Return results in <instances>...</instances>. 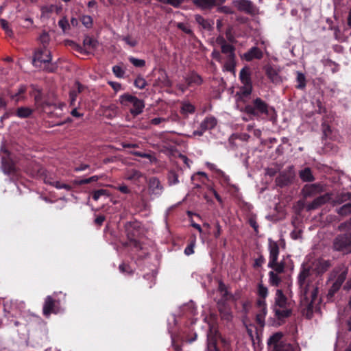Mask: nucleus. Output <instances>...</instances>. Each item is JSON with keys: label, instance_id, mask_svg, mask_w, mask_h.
I'll use <instances>...</instances> for the list:
<instances>
[{"label": "nucleus", "instance_id": "f257e3e1", "mask_svg": "<svg viewBox=\"0 0 351 351\" xmlns=\"http://www.w3.org/2000/svg\"><path fill=\"white\" fill-rule=\"evenodd\" d=\"M312 278L311 269L303 265L298 276V282L302 293V311L308 318L311 317L314 306L318 301V287L317 282L312 281Z\"/></svg>", "mask_w": 351, "mask_h": 351}, {"label": "nucleus", "instance_id": "f03ea898", "mask_svg": "<svg viewBox=\"0 0 351 351\" xmlns=\"http://www.w3.org/2000/svg\"><path fill=\"white\" fill-rule=\"evenodd\" d=\"M293 306L294 302L287 298L281 289L276 290L272 309L278 319L289 317Z\"/></svg>", "mask_w": 351, "mask_h": 351}, {"label": "nucleus", "instance_id": "7ed1b4c3", "mask_svg": "<svg viewBox=\"0 0 351 351\" xmlns=\"http://www.w3.org/2000/svg\"><path fill=\"white\" fill-rule=\"evenodd\" d=\"M51 60V51L46 47H43L35 52L33 64L37 68L46 70L48 72H53L56 69V66L50 64Z\"/></svg>", "mask_w": 351, "mask_h": 351}, {"label": "nucleus", "instance_id": "20e7f679", "mask_svg": "<svg viewBox=\"0 0 351 351\" xmlns=\"http://www.w3.org/2000/svg\"><path fill=\"white\" fill-rule=\"evenodd\" d=\"M239 77L243 86L237 93V101L245 102L250 97L252 90L249 69L247 68H243L240 71Z\"/></svg>", "mask_w": 351, "mask_h": 351}, {"label": "nucleus", "instance_id": "39448f33", "mask_svg": "<svg viewBox=\"0 0 351 351\" xmlns=\"http://www.w3.org/2000/svg\"><path fill=\"white\" fill-rule=\"evenodd\" d=\"M244 111L252 115H257L259 114H265L267 116H273L275 110L273 108L269 107L263 99L256 98L253 101V106L247 105L244 108Z\"/></svg>", "mask_w": 351, "mask_h": 351}, {"label": "nucleus", "instance_id": "423d86ee", "mask_svg": "<svg viewBox=\"0 0 351 351\" xmlns=\"http://www.w3.org/2000/svg\"><path fill=\"white\" fill-rule=\"evenodd\" d=\"M333 248L345 254L351 253V234L344 233L337 235L333 240Z\"/></svg>", "mask_w": 351, "mask_h": 351}, {"label": "nucleus", "instance_id": "0eeeda50", "mask_svg": "<svg viewBox=\"0 0 351 351\" xmlns=\"http://www.w3.org/2000/svg\"><path fill=\"white\" fill-rule=\"evenodd\" d=\"M1 169L5 174L12 175L17 171V167L10 156V153L1 148Z\"/></svg>", "mask_w": 351, "mask_h": 351}, {"label": "nucleus", "instance_id": "6e6552de", "mask_svg": "<svg viewBox=\"0 0 351 351\" xmlns=\"http://www.w3.org/2000/svg\"><path fill=\"white\" fill-rule=\"evenodd\" d=\"M148 193L153 197H160L163 191L164 187L160 181L156 177H152L147 180Z\"/></svg>", "mask_w": 351, "mask_h": 351}, {"label": "nucleus", "instance_id": "1a4fd4ad", "mask_svg": "<svg viewBox=\"0 0 351 351\" xmlns=\"http://www.w3.org/2000/svg\"><path fill=\"white\" fill-rule=\"evenodd\" d=\"M217 123V121L215 117L208 116L201 122L199 128L193 132V135L201 136L206 130L214 128Z\"/></svg>", "mask_w": 351, "mask_h": 351}, {"label": "nucleus", "instance_id": "9d476101", "mask_svg": "<svg viewBox=\"0 0 351 351\" xmlns=\"http://www.w3.org/2000/svg\"><path fill=\"white\" fill-rule=\"evenodd\" d=\"M221 52L226 55L228 58V62L226 65V69L231 71L232 69L234 66V47L232 45L227 43L226 45H223L221 47Z\"/></svg>", "mask_w": 351, "mask_h": 351}, {"label": "nucleus", "instance_id": "9b49d317", "mask_svg": "<svg viewBox=\"0 0 351 351\" xmlns=\"http://www.w3.org/2000/svg\"><path fill=\"white\" fill-rule=\"evenodd\" d=\"M324 191V186L319 183L306 184L302 189V193L305 198L315 196Z\"/></svg>", "mask_w": 351, "mask_h": 351}, {"label": "nucleus", "instance_id": "f8f14e48", "mask_svg": "<svg viewBox=\"0 0 351 351\" xmlns=\"http://www.w3.org/2000/svg\"><path fill=\"white\" fill-rule=\"evenodd\" d=\"M232 4L239 10L246 13L253 14L256 11V8L252 2L249 0H234Z\"/></svg>", "mask_w": 351, "mask_h": 351}, {"label": "nucleus", "instance_id": "ddd939ff", "mask_svg": "<svg viewBox=\"0 0 351 351\" xmlns=\"http://www.w3.org/2000/svg\"><path fill=\"white\" fill-rule=\"evenodd\" d=\"M330 267V263L329 261L317 259L312 263L311 270L316 274L319 275L326 272Z\"/></svg>", "mask_w": 351, "mask_h": 351}, {"label": "nucleus", "instance_id": "4468645a", "mask_svg": "<svg viewBox=\"0 0 351 351\" xmlns=\"http://www.w3.org/2000/svg\"><path fill=\"white\" fill-rule=\"evenodd\" d=\"M269 257L268 267H273L276 262L278 261L279 255V247L277 243L269 239Z\"/></svg>", "mask_w": 351, "mask_h": 351}, {"label": "nucleus", "instance_id": "2eb2a0df", "mask_svg": "<svg viewBox=\"0 0 351 351\" xmlns=\"http://www.w3.org/2000/svg\"><path fill=\"white\" fill-rule=\"evenodd\" d=\"M331 199V194L326 193L323 195H321L317 198H315L312 202L306 205V210H315L320 207L322 205L327 203Z\"/></svg>", "mask_w": 351, "mask_h": 351}, {"label": "nucleus", "instance_id": "dca6fc26", "mask_svg": "<svg viewBox=\"0 0 351 351\" xmlns=\"http://www.w3.org/2000/svg\"><path fill=\"white\" fill-rule=\"evenodd\" d=\"M347 274L348 269L346 268L340 267L338 269H335L330 274V280L334 279L335 282L338 283L341 286L347 277Z\"/></svg>", "mask_w": 351, "mask_h": 351}, {"label": "nucleus", "instance_id": "f3484780", "mask_svg": "<svg viewBox=\"0 0 351 351\" xmlns=\"http://www.w3.org/2000/svg\"><path fill=\"white\" fill-rule=\"evenodd\" d=\"M292 169L293 167H291L288 173L283 172L276 178V182L277 185L282 187L291 183L294 178V173Z\"/></svg>", "mask_w": 351, "mask_h": 351}, {"label": "nucleus", "instance_id": "a211bd4d", "mask_svg": "<svg viewBox=\"0 0 351 351\" xmlns=\"http://www.w3.org/2000/svg\"><path fill=\"white\" fill-rule=\"evenodd\" d=\"M282 333L276 332L272 335L267 341L269 351H275L283 341H282Z\"/></svg>", "mask_w": 351, "mask_h": 351}, {"label": "nucleus", "instance_id": "6ab92c4d", "mask_svg": "<svg viewBox=\"0 0 351 351\" xmlns=\"http://www.w3.org/2000/svg\"><path fill=\"white\" fill-rule=\"evenodd\" d=\"M225 0H195V5L202 10H206L221 4Z\"/></svg>", "mask_w": 351, "mask_h": 351}, {"label": "nucleus", "instance_id": "aec40b11", "mask_svg": "<svg viewBox=\"0 0 351 351\" xmlns=\"http://www.w3.org/2000/svg\"><path fill=\"white\" fill-rule=\"evenodd\" d=\"M217 332L213 331L212 329L210 330L207 335V348L208 351H219L217 347V339L216 337Z\"/></svg>", "mask_w": 351, "mask_h": 351}, {"label": "nucleus", "instance_id": "412c9836", "mask_svg": "<svg viewBox=\"0 0 351 351\" xmlns=\"http://www.w3.org/2000/svg\"><path fill=\"white\" fill-rule=\"evenodd\" d=\"M244 58L247 61H251L253 59H261L263 57V52L256 47H252L247 52L244 53Z\"/></svg>", "mask_w": 351, "mask_h": 351}, {"label": "nucleus", "instance_id": "4be33fe9", "mask_svg": "<svg viewBox=\"0 0 351 351\" xmlns=\"http://www.w3.org/2000/svg\"><path fill=\"white\" fill-rule=\"evenodd\" d=\"M54 300L51 296H47L43 305V314L48 317L51 313H56Z\"/></svg>", "mask_w": 351, "mask_h": 351}, {"label": "nucleus", "instance_id": "5701e85b", "mask_svg": "<svg viewBox=\"0 0 351 351\" xmlns=\"http://www.w3.org/2000/svg\"><path fill=\"white\" fill-rule=\"evenodd\" d=\"M266 74L271 82L276 84H280L282 82L280 76L271 66L267 67Z\"/></svg>", "mask_w": 351, "mask_h": 351}, {"label": "nucleus", "instance_id": "b1692460", "mask_svg": "<svg viewBox=\"0 0 351 351\" xmlns=\"http://www.w3.org/2000/svg\"><path fill=\"white\" fill-rule=\"evenodd\" d=\"M186 82L189 86L200 85L202 83V77L195 73H191L186 77Z\"/></svg>", "mask_w": 351, "mask_h": 351}, {"label": "nucleus", "instance_id": "393cba45", "mask_svg": "<svg viewBox=\"0 0 351 351\" xmlns=\"http://www.w3.org/2000/svg\"><path fill=\"white\" fill-rule=\"evenodd\" d=\"M132 106L133 108L130 110V112L133 115L136 116L143 112V108H145V104L143 100L136 98L135 101L133 103Z\"/></svg>", "mask_w": 351, "mask_h": 351}, {"label": "nucleus", "instance_id": "a878e982", "mask_svg": "<svg viewBox=\"0 0 351 351\" xmlns=\"http://www.w3.org/2000/svg\"><path fill=\"white\" fill-rule=\"evenodd\" d=\"M299 176L303 182H312L315 180L312 171L309 167H306L299 172Z\"/></svg>", "mask_w": 351, "mask_h": 351}, {"label": "nucleus", "instance_id": "bb28decb", "mask_svg": "<svg viewBox=\"0 0 351 351\" xmlns=\"http://www.w3.org/2000/svg\"><path fill=\"white\" fill-rule=\"evenodd\" d=\"M136 98L137 97L132 95L126 93L121 95L119 98V101L122 106L127 107L130 104L133 105Z\"/></svg>", "mask_w": 351, "mask_h": 351}, {"label": "nucleus", "instance_id": "cd10ccee", "mask_svg": "<svg viewBox=\"0 0 351 351\" xmlns=\"http://www.w3.org/2000/svg\"><path fill=\"white\" fill-rule=\"evenodd\" d=\"M206 165L207 166V167L216 172L219 176H221L223 180L224 181H226V182H228L229 180H230V178L228 176H227L223 171H222L221 170L217 168L216 165L213 163H211V162H206Z\"/></svg>", "mask_w": 351, "mask_h": 351}, {"label": "nucleus", "instance_id": "c85d7f7f", "mask_svg": "<svg viewBox=\"0 0 351 351\" xmlns=\"http://www.w3.org/2000/svg\"><path fill=\"white\" fill-rule=\"evenodd\" d=\"M44 182L45 183H47V184H49L53 186H55L56 189H64L66 191H71V186L69 184H64V183H60V182L58 181H54V182H51L49 178L45 177L44 178Z\"/></svg>", "mask_w": 351, "mask_h": 351}, {"label": "nucleus", "instance_id": "c756f323", "mask_svg": "<svg viewBox=\"0 0 351 351\" xmlns=\"http://www.w3.org/2000/svg\"><path fill=\"white\" fill-rule=\"evenodd\" d=\"M279 274H280L274 272V271H270L269 272V282L271 285L278 287L280 285L282 279Z\"/></svg>", "mask_w": 351, "mask_h": 351}, {"label": "nucleus", "instance_id": "7c9ffc66", "mask_svg": "<svg viewBox=\"0 0 351 351\" xmlns=\"http://www.w3.org/2000/svg\"><path fill=\"white\" fill-rule=\"evenodd\" d=\"M142 173L136 169H131L126 172L125 179L128 180L137 181L142 177Z\"/></svg>", "mask_w": 351, "mask_h": 351}, {"label": "nucleus", "instance_id": "2f4dec72", "mask_svg": "<svg viewBox=\"0 0 351 351\" xmlns=\"http://www.w3.org/2000/svg\"><path fill=\"white\" fill-rule=\"evenodd\" d=\"M104 112L107 117L112 118L117 115L118 108L117 106L111 104L105 108Z\"/></svg>", "mask_w": 351, "mask_h": 351}, {"label": "nucleus", "instance_id": "473e14b6", "mask_svg": "<svg viewBox=\"0 0 351 351\" xmlns=\"http://www.w3.org/2000/svg\"><path fill=\"white\" fill-rule=\"evenodd\" d=\"M32 113V110L27 107H21L17 109L16 115L19 118L29 117Z\"/></svg>", "mask_w": 351, "mask_h": 351}, {"label": "nucleus", "instance_id": "72a5a7b5", "mask_svg": "<svg viewBox=\"0 0 351 351\" xmlns=\"http://www.w3.org/2000/svg\"><path fill=\"white\" fill-rule=\"evenodd\" d=\"M337 212L339 215L342 216L351 215V203L343 204L337 210Z\"/></svg>", "mask_w": 351, "mask_h": 351}, {"label": "nucleus", "instance_id": "f704fd0d", "mask_svg": "<svg viewBox=\"0 0 351 351\" xmlns=\"http://www.w3.org/2000/svg\"><path fill=\"white\" fill-rule=\"evenodd\" d=\"M195 112V107L189 102H183L181 108V112L184 114H191Z\"/></svg>", "mask_w": 351, "mask_h": 351}, {"label": "nucleus", "instance_id": "c9c22d12", "mask_svg": "<svg viewBox=\"0 0 351 351\" xmlns=\"http://www.w3.org/2000/svg\"><path fill=\"white\" fill-rule=\"evenodd\" d=\"M297 82L296 87L299 89H303L306 86V77L301 72H297Z\"/></svg>", "mask_w": 351, "mask_h": 351}, {"label": "nucleus", "instance_id": "e433bc0d", "mask_svg": "<svg viewBox=\"0 0 351 351\" xmlns=\"http://www.w3.org/2000/svg\"><path fill=\"white\" fill-rule=\"evenodd\" d=\"M0 22L1 27L5 31V34L8 36L12 37L13 36V31L10 27L8 22L4 19H1Z\"/></svg>", "mask_w": 351, "mask_h": 351}, {"label": "nucleus", "instance_id": "4c0bfd02", "mask_svg": "<svg viewBox=\"0 0 351 351\" xmlns=\"http://www.w3.org/2000/svg\"><path fill=\"white\" fill-rule=\"evenodd\" d=\"M83 43L84 47L88 49H94L97 47V41L90 37H86Z\"/></svg>", "mask_w": 351, "mask_h": 351}, {"label": "nucleus", "instance_id": "58836bf2", "mask_svg": "<svg viewBox=\"0 0 351 351\" xmlns=\"http://www.w3.org/2000/svg\"><path fill=\"white\" fill-rule=\"evenodd\" d=\"M195 18L196 22L199 25L202 26L203 28L208 29L210 27V23L207 20L204 19L202 16L197 14V15H195Z\"/></svg>", "mask_w": 351, "mask_h": 351}, {"label": "nucleus", "instance_id": "ea45409f", "mask_svg": "<svg viewBox=\"0 0 351 351\" xmlns=\"http://www.w3.org/2000/svg\"><path fill=\"white\" fill-rule=\"evenodd\" d=\"M350 200H351V193L348 192L339 195L335 202L338 204H342Z\"/></svg>", "mask_w": 351, "mask_h": 351}, {"label": "nucleus", "instance_id": "a19ab883", "mask_svg": "<svg viewBox=\"0 0 351 351\" xmlns=\"http://www.w3.org/2000/svg\"><path fill=\"white\" fill-rule=\"evenodd\" d=\"M271 268L274 271V272L277 274H282L285 270V263L283 262H276L273 267H269Z\"/></svg>", "mask_w": 351, "mask_h": 351}, {"label": "nucleus", "instance_id": "79ce46f5", "mask_svg": "<svg viewBox=\"0 0 351 351\" xmlns=\"http://www.w3.org/2000/svg\"><path fill=\"white\" fill-rule=\"evenodd\" d=\"M168 182L170 185H174L179 182L178 175L174 171H170L168 174Z\"/></svg>", "mask_w": 351, "mask_h": 351}, {"label": "nucleus", "instance_id": "37998d69", "mask_svg": "<svg viewBox=\"0 0 351 351\" xmlns=\"http://www.w3.org/2000/svg\"><path fill=\"white\" fill-rule=\"evenodd\" d=\"M294 348L292 345L288 343L282 342L277 348L275 351H293Z\"/></svg>", "mask_w": 351, "mask_h": 351}, {"label": "nucleus", "instance_id": "c03bdc74", "mask_svg": "<svg viewBox=\"0 0 351 351\" xmlns=\"http://www.w3.org/2000/svg\"><path fill=\"white\" fill-rule=\"evenodd\" d=\"M147 85L146 80L143 77H138L134 80V86L140 89L144 88Z\"/></svg>", "mask_w": 351, "mask_h": 351}, {"label": "nucleus", "instance_id": "a18cd8bd", "mask_svg": "<svg viewBox=\"0 0 351 351\" xmlns=\"http://www.w3.org/2000/svg\"><path fill=\"white\" fill-rule=\"evenodd\" d=\"M219 291L221 292L222 297L224 299L228 300L229 292L226 288V286L222 282H219Z\"/></svg>", "mask_w": 351, "mask_h": 351}, {"label": "nucleus", "instance_id": "49530a36", "mask_svg": "<svg viewBox=\"0 0 351 351\" xmlns=\"http://www.w3.org/2000/svg\"><path fill=\"white\" fill-rule=\"evenodd\" d=\"M130 62L136 67H143L145 65V61L142 59H138L134 57L129 58Z\"/></svg>", "mask_w": 351, "mask_h": 351}, {"label": "nucleus", "instance_id": "de8ad7c7", "mask_svg": "<svg viewBox=\"0 0 351 351\" xmlns=\"http://www.w3.org/2000/svg\"><path fill=\"white\" fill-rule=\"evenodd\" d=\"M220 315L223 319L230 321L232 318V313L228 309L220 310Z\"/></svg>", "mask_w": 351, "mask_h": 351}, {"label": "nucleus", "instance_id": "09e8293b", "mask_svg": "<svg viewBox=\"0 0 351 351\" xmlns=\"http://www.w3.org/2000/svg\"><path fill=\"white\" fill-rule=\"evenodd\" d=\"M258 295L263 298H265L268 295V289L262 284L258 285Z\"/></svg>", "mask_w": 351, "mask_h": 351}, {"label": "nucleus", "instance_id": "8fccbe9b", "mask_svg": "<svg viewBox=\"0 0 351 351\" xmlns=\"http://www.w3.org/2000/svg\"><path fill=\"white\" fill-rule=\"evenodd\" d=\"M103 195L108 196L109 194L106 190L99 189V190L95 191L93 193V198L94 199V200L97 201L99 199V197Z\"/></svg>", "mask_w": 351, "mask_h": 351}, {"label": "nucleus", "instance_id": "3c124183", "mask_svg": "<svg viewBox=\"0 0 351 351\" xmlns=\"http://www.w3.org/2000/svg\"><path fill=\"white\" fill-rule=\"evenodd\" d=\"M112 72L117 77L119 78L123 77L125 74V71L123 69L118 65H115L112 67Z\"/></svg>", "mask_w": 351, "mask_h": 351}, {"label": "nucleus", "instance_id": "603ef678", "mask_svg": "<svg viewBox=\"0 0 351 351\" xmlns=\"http://www.w3.org/2000/svg\"><path fill=\"white\" fill-rule=\"evenodd\" d=\"M340 287L341 285L334 281L328 291V297H332L333 295L340 289Z\"/></svg>", "mask_w": 351, "mask_h": 351}, {"label": "nucleus", "instance_id": "864d4df0", "mask_svg": "<svg viewBox=\"0 0 351 351\" xmlns=\"http://www.w3.org/2000/svg\"><path fill=\"white\" fill-rule=\"evenodd\" d=\"M77 86H78L77 91L72 90L70 92V94H69L71 105H72V106L75 105V101L76 100L77 95L78 93H80L81 91L80 85L79 84H77Z\"/></svg>", "mask_w": 351, "mask_h": 351}, {"label": "nucleus", "instance_id": "5fc2aeb1", "mask_svg": "<svg viewBox=\"0 0 351 351\" xmlns=\"http://www.w3.org/2000/svg\"><path fill=\"white\" fill-rule=\"evenodd\" d=\"M82 23L86 27H90L93 24V19L90 16H83L82 17Z\"/></svg>", "mask_w": 351, "mask_h": 351}, {"label": "nucleus", "instance_id": "6e6d98bb", "mask_svg": "<svg viewBox=\"0 0 351 351\" xmlns=\"http://www.w3.org/2000/svg\"><path fill=\"white\" fill-rule=\"evenodd\" d=\"M25 91V88L24 86H21L19 88V90L17 93L15 95H11V97L13 100H14L16 102L20 101L21 99V97L20 96L21 94L23 93Z\"/></svg>", "mask_w": 351, "mask_h": 351}, {"label": "nucleus", "instance_id": "4d7b16f0", "mask_svg": "<svg viewBox=\"0 0 351 351\" xmlns=\"http://www.w3.org/2000/svg\"><path fill=\"white\" fill-rule=\"evenodd\" d=\"M99 176H93L89 178H86V179H83V180H81L80 181L77 182V183L79 184H88L91 182H95V181H97L99 180Z\"/></svg>", "mask_w": 351, "mask_h": 351}, {"label": "nucleus", "instance_id": "13d9d810", "mask_svg": "<svg viewBox=\"0 0 351 351\" xmlns=\"http://www.w3.org/2000/svg\"><path fill=\"white\" fill-rule=\"evenodd\" d=\"M58 25L61 27V29L63 30V32H65L69 27L68 20L66 18L61 19L58 21Z\"/></svg>", "mask_w": 351, "mask_h": 351}, {"label": "nucleus", "instance_id": "bf43d9fd", "mask_svg": "<svg viewBox=\"0 0 351 351\" xmlns=\"http://www.w3.org/2000/svg\"><path fill=\"white\" fill-rule=\"evenodd\" d=\"M350 227H351V218L348 221L341 223L339 226L338 228L339 230L343 231V230H349Z\"/></svg>", "mask_w": 351, "mask_h": 351}, {"label": "nucleus", "instance_id": "052dcab7", "mask_svg": "<svg viewBox=\"0 0 351 351\" xmlns=\"http://www.w3.org/2000/svg\"><path fill=\"white\" fill-rule=\"evenodd\" d=\"M178 27L186 34H191L192 33L191 29L184 23H178Z\"/></svg>", "mask_w": 351, "mask_h": 351}, {"label": "nucleus", "instance_id": "680f3d73", "mask_svg": "<svg viewBox=\"0 0 351 351\" xmlns=\"http://www.w3.org/2000/svg\"><path fill=\"white\" fill-rule=\"evenodd\" d=\"M123 40L130 47H134L137 44V42L135 40L132 39L130 37H124Z\"/></svg>", "mask_w": 351, "mask_h": 351}, {"label": "nucleus", "instance_id": "e2e57ef3", "mask_svg": "<svg viewBox=\"0 0 351 351\" xmlns=\"http://www.w3.org/2000/svg\"><path fill=\"white\" fill-rule=\"evenodd\" d=\"M218 11L226 14H232L233 12L232 10L228 6L219 7L218 8Z\"/></svg>", "mask_w": 351, "mask_h": 351}, {"label": "nucleus", "instance_id": "0e129e2a", "mask_svg": "<svg viewBox=\"0 0 351 351\" xmlns=\"http://www.w3.org/2000/svg\"><path fill=\"white\" fill-rule=\"evenodd\" d=\"M265 316H263L262 315H260L259 313H257L256 315V322L260 325V326H263L265 325Z\"/></svg>", "mask_w": 351, "mask_h": 351}, {"label": "nucleus", "instance_id": "69168bd1", "mask_svg": "<svg viewBox=\"0 0 351 351\" xmlns=\"http://www.w3.org/2000/svg\"><path fill=\"white\" fill-rule=\"evenodd\" d=\"M54 9V5H51L49 6H44L42 8V12L43 14L51 12Z\"/></svg>", "mask_w": 351, "mask_h": 351}, {"label": "nucleus", "instance_id": "338daca9", "mask_svg": "<svg viewBox=\"0 0 351 351\" xmlns=\"http://www.w3.org/2000/svg\"><path fill=\"white\" fill-rule=\"evenodd\" d=\"M193 247H194L193 244H191V245H188L184 250L185 254L189 256V255L193 254V252H194Z\"/></svg>", "mask_w": 351, "mask_h": 351}, {"label": "nucleus", "instance_id": "774afa93", "mask_svg": "<svg viewBox=\"0 0 351 351\" xmlns=\"http://www.w3.org/2000/svg\"><path fill=\"white\" fill-rule=\"evenodd\" d=\"M119 191H121L123 193L128 194L130 193V189L126 185H121L117 188Z\"/></svg>", "mask_w": 351, "mask_h": 351}]
</instances>
